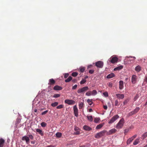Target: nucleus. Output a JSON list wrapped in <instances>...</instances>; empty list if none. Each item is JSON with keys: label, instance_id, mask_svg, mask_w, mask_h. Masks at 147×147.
I'll return each instance as SVG.
<instances>
[{"label": "nucleus", "instance_id": "25", "mask_svg": "<svg viewBox=\"0 0 147 147\" xmlns=\"http://www.w3.org/2000/svg\"><path fill=\"white\" fill-rule=\"evenodd\" d=\"M135 70L138 72H139L141 70V67L139 65H138L135 67Z\"/></svg>", "mask_w": 147, "mask_h": 147}, {"label": "nucleus", "instance_id": "37", "mask_svg": "<svg viewBox=\"0 0 147 147\" xmlns=\"http://www.w3.org/2000/svg\"><path fill=\"white\" fill-rule=\"evenodd\" d=\"M90 146V144L88 143L86 144L85 145L80 146V147H89Z\"/></svg>", "mask_w": 147, "mask_h": 147}, {"label": "nucleus", "instance_id": "59", "mask_svg": "<svg viewBox=\"0 0 147 147\" xmlns=\"http://www.w3.org/2000/svg\"><path fill=\"white\" fill-rule=\"evenodd\" d=\"M76 79H73V80H72V82H76Z\"/></svg>", "mask_w": 147, "mask_h": 147}, {"label": "nucleus", "instance_id": "40", "mask_svg": "<svg viewBox=\"0 0 147 147\" xmlns=\"http://www.w3.org/2000/svg\"><path fill=\"white\" fill-rule=\"evenodd\" d=\"M63 105H60L57 106V109H60L63 108Z\"/></svg>", "mask_w": 147, "mask_h": 147}, {"label": "nucleus", "instance_id": "34", "mask_svg": "<svg viewBox=\"0 0 147 147\" xmlns=\"http://www.w3.org/2000/svg\"><path fill=\"white\" fill-rule=\"evenodd\" d=\"M78 74V73L76 72H74L72 73L71 75L73 77H76Z\"/></svg>", "mask_w": 147, "mask_h": 147}, {"label": "nucleus", "instance_id": "47", "mask_svg": "<svg viewBox=\"0 0 147 147\" xmlns=\"http://www.w3.org/2000/svg\"><path fill=\"white\" fill-rule=\"evenodd\" d=\"M116 120H110L108 122L109 124H111L114 122Z\"/></svg>", "mask_w": 147, "mask_h": 147}, {"label": "nucleus", "instance_id": "8", "mask_svg": "<svg viewBox=\"0 0 147 147\" xmlns=\"http://www.w3.org/2000/svg\"><path fill=\"white\" fill-rule=\"evenodd\" d=\"M65 102L69 105H73L75 103L74 100H71L66 99L65 100Z\"/></svg>", "mask_w": 147, "mask_h": 147}, {"label": "nucleus", "instance_id": "2", "mask_svg": "<svg viewBox=\"0 0 147 147\" xmlns=\"http://www.w3.org/2000/svg\"><path fill=\"white\" fill-rule=\"evenodd\" d=\"M124 120H120L119 122L116 125V127L117 129L121 128L124 123Z\"/></svg>", "mask_w": 147, "mask_h": 147}, {"label": "nucleus", "instance_id": "51", "mask_svg": "<svg viewBox=\"0 0 147 147\" xmlns=\"http://www.w3.org/2000/svg\"><path fill=\"white\" fill-rule=\"evenodd\" d=\"M56 147V146L55 145H51L48 146L46 147Z\"/></svg>", "mask_w": 147, "mask_h": 147}, {"label": "nucleus", "instance_id": "22", "mask_svg": "<svg viewBox=\"0 0 147 147\" xmlns=\"http://www.w3.org/2000/svg\"><path fill=\"white\" fill-rule=\"evenodd\" d=\"M104 124V123H102L98 125L96 127V129H100L103 126Z\"/></svg>", "mask_w": 147, "mask_h": 147}, {"label": "nucleus", "instance_id": "20", "mask_svg": "<svg viewBox=\"0 0 147 147\" xmlns=\"http://www.w3.org/2000/svg\"><path fill=\"white\" fill-rule=\"evenodd\" d=\"M140 142V138H137L134 141L133 143V145H136L138 144Z\"/></svg>", "mask_w": 147, "mask_h": 147}, {"label": "nucleus", "instance_id": "60", "mask_svg": "<svg viewBox=\"0 0 147 147\" xmlns=\"http://www.w3.org/2000/svg\"><path fill=\"white\" fill-rule=\"evenodd\" d=\"M31 143L32 144H34L35 143V141H31Z\"/></svg>", "mask_w": 147, "mask_h": 147}, {"label": "nucleus", "instance_id": "43", "mask_svg": "<svg viewBox=\"0 0 147 147\" xmlns=\"http://www.w3.org/2000/svg\"><path fill=\"white\" fill-rule=\"evenodd\" d=\"M28 137H29V138H30V139L32 140H33L34 137L33 136L32 134H29L28 135Z\"/></svg>", "mask_w": 147, "mask_h": 147}, {"label": "nucleus", "instance_id": "64", "mask_svg": "<svg viewBox=\"0 0 147 147\" xmlns=\"http://www.w3.org/2000/svg\"><path fill=\"white\" fill-rule=\"evenodd\" d=\"M145 106L147 105V101L146 102V103L144 104Z\"/></svg>", "mask_w": 147, "mask_h": 147}, {"label": "nucleus", "instance_id": "31", "mask_svg": "<svg viewBox=\"0 0 147 147\" xmlns=\"http://www.w3.org/2000/svg\"><path fill=\"white\" fill-rule=\"evenodd\" d=\"M84 106V103L82 102H81L79 105V109H82Z\"/></svg>", "mask_w": 147, "mask_h": 147}, {"label": "nucleus", "instance_id": "48", "mask_svg": "<svg viewBox=\"0 0 147 147\" xmlns=\"http://www.w3.org/2000/svg\"><path fill=\"white\" fill-rule=\"evenodd\" d=\"M119 103V101L117 100H116L115 101V105L116 106H117L118 105Z\"/></svg>", "mask_w": 147, "mask_h": 147}, {"label": "nucleus", "instance_id": "52", "mask_svg": "<svg viewBox=\"0 0 147 147\" xmlns=\"http://www.w3.org/2000/svg\"><path fill=\"white\" fill-rule=\"evenodd\" d=\"M108 86L110 87H112L113 86L112 84L111 83H109Z\"/></svg>", "mask_w": 147, "mask_h": 147}, {"label": "nucleus", "instance_id": "35", "mask_svg": "<svg viewBox=\"0 0 147 147\" xmlns=\"http://www.w3.org/2000/svg\"><path fill=\"white\" fill-rule=\"evenodd\" d=\"M80 68V71L82 73L83 72L85 69V67H81Z\"/></svg>", "mask_w": 147, "mask_h": 147}, {"label": "nucleus", "instance_id": "32", "mask_svg": "<svg viewBox=\"0 0 147 147\" xmlns=\"http://www.w3.org/2000/svg\"><path fill=\"white\" fill-rule=\"evenodd\" d=\"M147 136V132H145L144 134L142 136V139L144 140Z\"/></svg>", "mask_w": 147, "mask_h": 147}, {"label": "nucleus", "instance_id": "7", "mask_svg": "<svg viewBox=\"0 0 147 147\" xmlns=\"http://www.w3.org/2000/svg\"><path fill=\"white\" fill-rule=\"evenodd\" d=\"M116 131L117 130L116 129L113 128L110 130L109 131H107L106 134L107 135H109L115 133Z\"/></svg>", "mask_w": 147, "mask_h": 147}, {"label": "nucleus", "instance_id": "36", "mask_svg": "<svg viewBox=\"0 0 147 147\" xmlns=\"http://www.w3.org/2000/svg\"><path fill=\"white\" fill-rule=\"evenodd\" d=\"M47 125V123L44 122H42L41 123V126L43 127H46Z\"/></svg>", "mask_w": 147, "mask_h": 147}, {"label": "nucleus", "instance_id": "45", "mask_svg": "<svg viewBox=\"0 0 147 147\" xmlns=\"http://www.w3.org/2000/svg\"><path fill=\"white\" fill-rule=\"evenodd\" d=\"M103 95L106 96V97H107L108 96V93L107 92H103Z\"/></svg>", "mask_w": 147, "mask_h": 147}, {"label": "nucleus", "instance_id": "62", "mask_svg": "<svg viewBox=\"0 0 147 147\" xmlns=\"http://www.w3.org/2000/svg\"><path fill=\"white\" fill-rule=\"evenodd\" d=\"M145 81L147 82V76L145 78Z\"/></svg>", "mask_w": 147, "mask_h": 147}, {"label": "nucleus", "instance_id": "19", "mask_svg": "<svg viewBox=\"0 0 147 147\" xmlns=\"http://www.w3.org/2000/svg\"><path fill=\"white\" fill-rule=\"evenodd\" d=\"M4 142V140L2 138L0 139V147H3Z\"/></svg>", "mask_w": 147, "mask_h": 147}, {"label": "nucleus", "instance_id": "38", "mask_svg": "<svg viewBox=\"0 0 147 147\" xmlns=\"http://www.w3.org/2000/svg\"><path fill=\"white\" fill-rule=\"evenodd\" d=\"M86 82V80L85 79H82L80 82V84H82L85 83Z\"/></svg>", "mask_w": 147, "mask_h": 147}, {"label": "nucleus", "instance_id": "27", "mask_svg": "<svg viewBox=\"0 0 147 147\" xmlns=\"http://www.w3.org/2000/svg\"><path fill=\"white\" fill-rule=\"evenodd\" d=\"M133 140V139L131 137L129 138L127 140V144H129L131 143V142Z\"/></svg>", "mask_w": 147, "mask_h": 147}, {"label": "nucleus", "instance_id": "5", "mask_svg": "<svg viewBox=\"0 0 147 147\" xmlns=\"http://www.w3.org/2000/svg\"><path fill=\"white\" fill-rule=\"evenodd\" d=\"M118 60V59L117 57H111L109 59V61H110L112 63H117Z\"/></svg>", "mask_w": 147, "mask_h": 147}, {"label": "nucleus", "instance_id": "44", "mask_svg": "<svg viewBox=\"0 0 147 147\" xmlns=\"http://www.w3.org/2000/svg\"><path fill=\"white\" fill-rule=\"evenodd\" d=\"M69 74L68 73H65L64 74V77L65 78H67Z\"/></svg>", "mask_w": 147, "mask_h": 147}, {"label": "nucleus", "instance_id": "24", "mask_svg": "<svg viewBox=\"0 0 147 147\" xmlns=\"http://www.w3.org/2000/svg\"><path fill=\"white\" fill-rule=\"evenodd\" d=\"M114 76H115L114 74L113 73H111V74H109L107 76V78L109 79V78H112Z\"/></svg>", "mask_w": 147, "mask_h": 147}, {"label": "nucleus", "instance_id": "28", "mask_svg": "<svg viewBox=\"0 0 147 147\" xmlns=\"http://www.w3.org/2000/svg\"><path fill=\"white\" fill-rule=\"evenodd\" d=\"M87 102L88 103L89 105H91L93 103L92 101V99H88L87 100Z\"/></svg>", "mask_w": 147, "mask_h": 147}, {"label": "nucleus", "instance_id": "12", "mask_svg": "<svg viewBox=\"0 0 147 147\" xmlns=\"http://www.w3.org/2000/svg\"><path fill=\"white\" fill-rule=\"evenodd\" d=\"M74 130L76 132L74 133V135H79L80 134V129L78 127H74Z\"/></svg>", "mask_w": 147, "mask_h": 147}, {"label": "nucleus", "instance_id": "4", "mask_svg": "<svg viewBox=\"0 0 147 147\" xmlns=\"http://www.w3.org/2000/svg\"><path fill=\"white\" fill-rule=\"evenodd\" d=\"M88 89V86H85L79 89L77 91V92L78 93H82L86 91Z\"/></svg>", "mask_w": 147, "mask_h": 147}, {"label": "nucleus", "instance_id": "13", "mask_svg": "<svg viewBox=\"0 0 147 147\" xmlns=\"http://www.w3.org/2000/svg\"><path fill=\"white\" fill-rule=\"evenodd\" d=\"M73 109L75 116L76 117H77L78 116V110L76 105H75Z\"/></svg>", "mask_w": 147, "mask_h": 147}, {"label": "nucleus", "instance_id": "26", "mask_svg": "<svg viewBox=\"0 0 147 147\" xmlns=\"http://www.w3.org/2000/svg\"><path fill=\"white\" fill-rule=\"evenodd\" d=\"M56 137L57 138H60L62 136V134L60 132H57L55 134Z\"/></svg>", "mask_w": 147, "mask_h": 147}, {"label": "nucleus", "instance_id": "42", "mask_svg": "<svg viewBox=\"0 0 147 147\" xmlns=\"http://www.w3.org/2000/svg\"><path fill=\"white\" fill-rule=\"evenodd\" d=\"M133 58V60H129L130 61H131V60H134L136 59V57H132V56H129V57H127L126 58Z\"/></svg>", "mask_w": 147, "mask_h": 147}, {"label": "nucleus", "instance_id": "53", "mask_svg": "<svg viewBox=\"0 0 147 147\" xmlns=\"http://www.w3.org/2000/svg\"><path fill=\"white\" fill-rule=\"evenodd\" d=\"M137 136V135L136 134H135L133 136H132V137H131V138L134 140V138H135Z\"/></svg>", "mask_w": 147, "mask_h": 147}, {"label": "nucleus", "instance_id": "9", "mask_svg": "<svg viewBox=\"0 0 147 147\" xmlns=\"http://www.w3.org/2000/svg\"><path fill=\"white\" fill-rule=\"evenodd\" d=\"M137 79V76L135 75H133L131 77V83L134 84H136Z\"/></svg>", "mask_w": 147, "mask_h": 147}, {"label": "nucleus", "instance_id": "11", "mask_svg": "<svg viewBox=\"0 0 147 147\" xmlns=\"http://www.w3.org/2000/svg\"><path fill=\"white\" fill-rule=\"evenodd\" d=\"M22 140L23 141H25L27 144H29L30 141V139L27 136H24L22 137Z\"/></svg>", "mask_w": 147, "mask_h": 147}, {"label": "nucleus", "instance_id": "17", "mask_svg": "<svg viewBox=\"0 0 147 147\" xmlns=\"http://www.w3.org/2000/svg\"><path fill=\"white\" fill-rule=\"evenodd\" d=\"M36 132L38 133L41 136H42L44 134L42 130L39 129H35Z\"/></svg>", "mask_w": 147, "mask_h": 147}, {"label": "nucleus", "instance_id": "1", "mask_svg": "<svg viewBox=\"0 0 147 147\" xmlns=\"http://www.w3.org/2000/svg\"><path fill=\"white\" fill-rule=\"evenodd\" d=\"M106 132H107V130H103L96 134L94 136V137L95 138H100L101 137L104 136L105 134H106Z\"/></svg>", "mask_w": 147, "mask_h": 147}, {"label": "nucleus", "instance_id": "33", "mask_svg": "<svg viewBox=\"0 0 147 147\" xmlns=\"http://www.w3.org/2000/svg\"><path fill=\"white\" fill-rule=\"evenodd\" d=\"M119 116L117 115H116L115 116H114L111 119H118L119 118Z\"/></svg>", "mask_w": 147, "mask_h": 147}, {"label": "nucleus", "instance_id": "18", "mask_svg": "<svg viewBox=\"0 0 147 147\" xmlns=\"http://www.w3.org/2000/svg\"><path fill=\"white\" fill-rule=\"evenodd\" d=\"M123 88V82L122 81H120L119 82V89L121 90Z\"/></svg>", "mask_w": 147, "mask_h": 147}, {"label": "nucleus", "instance_id": "58", "mask_svg": "<svg viewBox=\"0 0 147 147\" xmlns=\"http://www.w3.org/2000/svg\"><path fill=\"white\" fill-rule=\"evenodd\" d=\"M129 130L128 129H125L124 130V133H126L128 132Z\"/></svg>", "mask_w": 147, "mask_h": 147}, {"label": "nucleus", "instance_id": "21", "mask_svg": "<svg viewBox=\"0 0 147 147\" xmlns=\"http://www.w3.org/2000/svg\"><path fill=\"white\" fill-rule=\"evenodd\" d=\"M84 129L87 131H90L92 129L91 128L87 125H84L83 127Z\"/></svg>", "mask_w": 147, "mask_h": 147}, {"label": "nucleus", "instance_id": "63", "mask_svg": "<svg viewBox=\"0 0 147 147\" xmlns=\"http://www.w3.org/2000/svg\"><path fill=\"white\" fill-rule=\"evenodd\" d=\"M88 78V76H86L85 77V79L86 80V79Z\"/></svg>", "mask_w": 147, "mask_h": 147}, {"label": "nucleus", "instance_id": "30", "mask_svg": "<svg viewBox=\"0 0 147 147\" xmlns=\"http://www.w3.org/2000/svg\"><path fill=\"white\" fill-rule=\"evenodd\" d=\"M58 104V102H55L51 104V105L53 107H55L57 106Z\"/></svg>", "mask_w": 147, "mask_h": 147}, {"label": "nucleus", "instance_id": "29", "mask_svg": "<svg viewBox=\"0 0 147 147\" xmlns=\"http://www.w3.org/2000/svg\"><path fill=\"white\" fill-rule=\"evenodd\" d=\"M72 77L70 76L67 79L65 80V82H69L72 80Z\"/></svg>", "mask_w": 147, "mask_h": 147}, {"label": "nucleus", "instance_id": "23", "mask_svg": "<svg viewBox=\"0 0 147 147\" xmlns=\"http://www.w3.org/2000/svg\"><path fill=\"white\" fill-rule=\"evenodd\" d=\"M123 67V66L122 65L119 66L118 67H117L115 68L114 69V71L116 70H119L122 69Z\"/></svg>", "mask_w": 147, "mask_h": 147}, {"label": "nucleus", "instance_id": "41", "mask_svg": "<svg viewBox=\"0 0 147 147\" xmlns=\"http://www.w3.org/2000/svg\"><path fill=\"white\" fill-rule=\"evenodd\" d=\"M48 110H47L42 112L41 113V115H44L46 114L48 112Z\"/></svg>", "mask_w": 147, "mask_h": 147}, {"label": "nucleus", "instance_id": "55", "mask_svg": "<svg viewBox=\"0 0 147 147\" xmlns=\"http://www.w3.org/2000/svg\"><path fill=\"white\" fill-rule=\"evenodd\" d=\"M104 109L105 110H107V105H104L103 106Z\"/></svg>", "mask_w": 147, "mask_h": 147}, {"label": "nucleus", "instance_id": "3", "mask_svg": "<svg viewBox=\"0 0 147 147\" xmlns=\"http://www.w3.org/2000/svg\"><path fill=\"white\" fill-rule=\"evenodd\" d=\"M97 94V91L95 90H94L92 91H89L87 92L86 93V95L88 96H90L91 95L94 96Z\"/></svg>", "mask_w": 147, "mask_h": 147}, {"label": "nucleus", "instance_id": "46", "mask_svg": "<svg viewBox=\"0 0 147 147\" xmlns=\"http://www.w3.org/2000/svg\"><path fill=\"white\" fill-rule=\"evenodd\" d=\"M94 70H89V73H90V74H93L94 72Z\"/></svg>", "mask_w": 147, "mask_h": 147}, {"label": "nucleus", "instance_id": "39", "mask_svg": "<svg viewBox=\"0 0 147 147\" xmlns=\"http://www.w3.org/2000/svg\"><path fill=\"white\" fill-rule=\"evenodd\" d=\"M60 95L59 94H54L53 96V97L54 98H58L59 97Z\"/></svg>", "mask_w": 147, "mask_h": 147}, {"label": "nucleus", "instance_id": "10", "mask_svg": "<svg viewBox=\"0 0 147 147\" xmlns=\"http://www.w3.org/2000/svg\"><path fill=\"white\" fill-rule=\"evenodd\" d=\"M140 108L139 107H137L134 110L130 112L129 113V115H131L137 113L140 110Z\"/></svg>", "mask_w": 147, "mask_h": 147}, {"label": "nucleus", "instance_id": "50", "mask_svg": "<svg viewBox=\"0 0 147 147\" xmlns=\"http://www.w3.org/2000/svg\"><path fill=\"white\" fill-rule=\"evenodd\" d=\"M128 99H126L125 100L124 102H123V104L124 105L126 104L127 103V102H128Z\"/></svg>", "mask_w": 147, "mask_h": 147}, {"label": "nucleus", "instance_id": "57", "mask_svg": "<svg viewBox=\"0 0 147 147\" xmlns=\"http://www.w3.org/2000/svg\"><path fill=\"white\" fill-rule=\"evenodd\" d=\"M92 67V65H89L88 66L87 68L88 69L89 68H91V67Z\"/></svg>", "mask_w": 147, "mask_h": 147}, {"label": "nucleus", "instance_id": "61", "mask_svg": "<svg viewBox=\"0 0 147 147\" xmlns=\"http://www.w3.org/2000/svg\"><path fill=\"white\" fill-rule=\"evenodd\" d=\"M92 109H89V112H92Z\"/></svg>", "mask_w": 147, "mask_h": 147}, {"label": "nucleus", "instance_id": "56", "mask_svg": "<svg viewBox=\"0 0 147 147\" xmlns=\"http://www.w3.org/2000/svg\"><path fill=\"white\" fill-rule=\"evenodd\" d=\"M94 122L96 123H99V120H94Z\"/></svg>", "mask_w": 147, "mask_h": 147}, {"label": "nucleus", "instance_id": "15", "mask_svg": "<svg viewBox=\"0 0 147 147\" xmlns=\"http://www.w3.org/2000/svg\"><path fill=\"white\" fill-rule=\"evenodd\" d=\"M63 89L62 87L59 86L58 85L55 86L53 88V89L55 90H61Z\"/></svg>", "mask_w": 147, "mask_h": 147}, {"label": "nucleus", "instance_id": "16", "mask_svg": "<svg viewBox=\"0 0 147 147\" xmlns=\"http://www.w3.org/2000/svg\"><path fill=\"white\" fill-rule=\"evenodd\" d=\"M55 81L53 80V79L52 78L49 79V82L48 84L49 85H53L55 83Z\"/></svg>", "mask_w": 147, "mask_h": 147}, {"label": "nucleus", "instance_id": "54", "mask_svg": "<svg viewBox=\"0 0 147 147\" xmlns=\"http://www.w3.org/2000/svg\"><path fill=\"white\" fill-rule=\"evenodd\" d=\"M88 119H92V116H90L88 117Z\"/></svg>", "mask_w": 147, "mask_h": 147}, {"label": "nucleus", "instance_id": "14", "mask_svg": "<svg viewBox=\"0 0 147 147\" xmlns=\"http://www.w3.org/2000/svg\"><path fill=\"white\" fill-rule=\"evenodd\" d=\"M116 95L117 98L119 99H123L124 98V95L123 94H117Z\"/></svg>", "mask_w": 147, "mask_h": 147}, {"label": "nucleus", "instance_id": "6", "mask_svg": "<svg viewBox=\"0 0 147 147\" xmlns=\"http://www.w3.org/2000/svg\"><path fill=\"white\" fill-rule=\"evenodd\" d=\"M103 62L101 61H98L95 63L96 66L100 68H102L103 67Z\"/></svg>", "mask_w": 147, "mask_h": 147}, {"label": "nucleus", "instance_id": "49", "mask_svg": "<svg viewBox=\"0 0 147 147\" xmlns=\"http://www.w3.org/2000/svg\"><path fill=\"white\" fill-rule=\"evenodd\" d=\"M77 87V85L76 84L74 85L72 88V89L74 90H75L76 89Z\"/></svg>", "mask_w": 147, "mask_h": 147}]
</instances>
